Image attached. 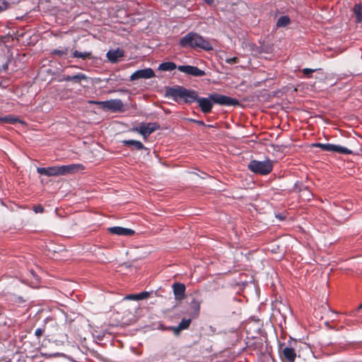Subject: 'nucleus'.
<instances>
[{
	"mask_svg": "<svg viewBox=\"0 0 362 362\" xmlns=\"http://www.w3.org/2000/svg\"><path fill=\"white\" fill-rule=\"evenodd\" d=\"M124 52L123 49L117 48V49H110L107 52V58L112 63H116L119 58L123 57Z\"/></svg>",
	"mask_w": 362,
	"mask_h": 362,
	"instance_id": "ddd939ff",
	"label": "nucleus"
},
{
	"mask_svg": "<svg viewBox=\"0 0 362 362\" xmlns=\"http://www.w3.org/2000/svg\"><path fill=\"white\" fill-rule=\"evenodd\" d=\"M362 308V303L359 305L358 309Z\"/></svg>",
	"mask_w": 362,
	"mask_h": 362,
	"instance_id": "79ce46f5",
	"label": "nucleus"
},
{
	"mask_svg": "<svg viewBox=\"0 0 362 362\" xmlns=\"http://www.w3.org/2000/svg\"><path fill=\"white\" fill-rule=\"evenodd\" d=\"M122 142L124 146L129 147L132 146L136 150L146 149L143 143L141 142L140 141L129 139L124 140Z\"/></svg>",
	"mask_w": 362,
	"mask_h": 362,
	"instance_id": "dca6fc26",
	"label": "nucleus"
},
{
	"mask_svg": "<svg viewBox=\"0 0 362 362\" xmlns=\"http://www.w3.org/2000/svg\"><path fill=\"white\" fill-rule=\"evenodd\" d=\"M231 334H232L233 339H234L235 341H238V333L236 332H232Z\"/></svg>",
	"mask_w": 362,
	"mask_h": 362,
	"instance_id": "72a5a7b5",
	"label": "nucleus"
},
{
	"mask_svg": "<svg viewBox=\"0 0 362 362\" xmlns=\"http://www.w3.org/2000/svg\"><path fill=\"white\" fill-rule=\"evenodd\" d=\"M71 52H72V57L74 58H81L83 59H87L92 58V52H78V50L74 51L73 49H71Z\"/></svg>",
	"mask_w": 362,
	"mask_h": 362,
	"instance_id": "a211bd4d",
	"label": "nucleus"
},
{
	"mask_svg": "<svg viewBox=\"0 0 362 362\" xmlns=\"http://www.w3.org/2000/svg\"><path fill=\"white\" fill-rule=\"evenodd\" d=\"M177 69L182 73L194 76H200L204 75V71L193 66L180 65L177 67Z\"/></svg>",
	"mask_w": 362,
	"mask_h": 362,
	"instance_id": "f8f14e48",
	"label": "nucleus"
},
{
	"mask_svg": "<svg viewBox=\"0 0 362 362\" xmlns=\"http://www.w3.org/2000/svg\"><path fill=\"white\" fill-rule=\"evenodd\" d=\"M155 76L153 70L151 68L139 69L134 71L130 76L131 81H136L140 78H151Z\"/></svg>",
	"mask_w": 362,
	"mask_h": 362,
	"instance_id": "9d476101",
	"label": "nucleus"
},
{
	"mask_svg": "<svg viewBox=\"0 0 362 362\" xmlns=\"http://www.w3.org/2000/svg\"><path fill=\"white\" fill-rule=\"evenodd\" d=\"M220 331V327L218 325H216L215 326L209 325L206 329H205V332L210 335L218 334Z\"/></svg>",
	"mask_w": 362,
	"mask_h": 362,
	"instance_id": "5701e85b",
	"label": "nucleus"
},
{
	"mask_svg": "<svg viewBox=\"0 0 362 362\" xmlns=\"http://www.w3.org/2000/svg\"><path fill=\"white\" fill-rule=\"evenodd\" d=\"M80 170H83V166L81 164H70L67 165H55L48 168H37V173L47 177L72 174Z\"/></svg>",
	"mask_w": 362,
	"mask_h": 362,
	"instance_id": "7ed1b4c3",
	"label": "nucleus"
},
{
	"mask_svg": "<svg viewBox=\"0 0 362 362\" xmlns=\"http://www.w3.org/2000/svg\"><path fill=\"white\" fill-rule=\"evenodd\" d=\"M149 296L150 292L143 291L139 293L127 295L124 298V300H141L148 298Z\"/></svg>",
	"mask_w": 362,
	"mask_h": 362,
	"instance_id": "2eb2a0df",
	"label": "nucleus"
},
{
	"mask_svg": "<svg viewBox=\"0 0 362 362\" xmlns=\"http://www.w3.org/2000/svg\"><path fill=\"white\" fill-rule=\"evenodd\" d=\"M169 329L173 331L175 335H178L180 332L182 330V329L180 328L179 326L170 327Z\"/></svg>",
	"mask_w": 362,
	"mask_h": 362,
	"instance_id": "c85d7f7f",
	"label": "nucleus"
},
{
	"mask_svg": "<svg viewBox=\"0 0 362 362\" xmlns=\"http://www.w3.org/2000/svg\"><path fill=\"white\" fill-rule=\"evenodd\" d=\"M86 78H87V77L85 74H83L82 73H78L76 75L71 76V81H73L74 83H80L81 80H85Z\"/></svg>",
	"mask_w": 362,
	"mask_h": 362,
	"instance_id": "b1692460",
	"label": "nucleus"
},
{
	"mask_svg": "<svg viewBox=\"0 0 362 362\" xmlns=\"http://www.w3.org/2000/svg\"><path fill=\"white\" fill-rule=\"evenodd\" d=\"M173 293L177 300H182L185 294V286L182 283H175L173 285Z\"/></svg>",
	"mask_w": 362,
	"mask_h": 362,
	"instance_id": "4468645a",
	"label": "nucleus"
},
{
	"mask_svg": "<svg viewBox=\"0 0 362 362\" xmlns=\"http://www.w3.org/2000/svg\"><path fill=\"white\" fill-rule=\"evenodd\" d=\"M165 95L179 104L197 101L201 111L204 112V98H199L197 92L194 90L187 89L181 86L168 87Z\"/></svg>",
	"mask_w": 362,
	"mask_h": 362,
	"instance_id": "f257e3e1",
	"label": "nucleus"
},
{
	"mask_svg": "<svg viewBox=\"0 0 362 362\" xmlns=\"http://www.w3.org/2000/svg\"><path fill=\"white\" fill-rule=\"evenodd\" d=\"M33 211L36 213V214H38V213H43L44 211H45V209L43 207L42 205L41 204H37V205H35L33 206Z\"/></svg>",
	"mask_w": 362,
	"mask_h": 362,
	"instance_id": "a878e982",
	"label": "nucleus"
},
{
	"mask_svg": "<svg viewBox=\"0 0 362 362\" xmlns=\"http://www.w3.org/2000/svg\"><path fill=\"white\" fill-rule=\"evenodd\" d=\"M213 1H214V0H205V3H207V4H212Z\"/></svg>",
	"mask_w": 362,
	"mask_h": 362,
	"instance_id": "58836bf2",
	"label": "nucleus"
},
{
	"mask_svg": "<svg viewBox=\"0 0 362 362\" xmlns=\"http://www.w3.org/2000/svg\"><path fill=\"white\" fill-rule=\"evenodd\" d=\"M45 332V329H42V328H37L35 329V335L37 337V338H40L42 337V335Z\"/></svg>",
	"mask_w": 362,
	"mask_h": 362,
	"instance_id": "c756f323",
	"label": "nucleus"
},
{
	"mask_svg": "<svg viewBox=\"0 0 362 362\" xmlns=\"http://www.w3.org/2000/svg\"><path fill=\"white\" fill-rule=\"evenodd\" d=\"M279 354L281 359L286 362H294L296 358L295 349L291 346H280Z\"/></svg>",
	"mask_w": 362,
	"mask_h": 362,
	"instance_id": "1a4fd4ad",
	"label": "nucleus"
},
{
	"mask_svg": "<svg viewBox=\"0 0 362 362\" xmlns=\"http://www.w3.org/2000/svg\"><path fill=\"white\" fill-rule=\"evenodd\" d=\"M213 48L210 45V44L205 41V51H209V50H212Z\"/></svg>",
	"mask_w": 362,
	"mask_h": 362,
	"instance_id": "473e14b6",
	"label": "nucleus"
},
{
	"mask_svg": "<svg viewBox=\"0 0 362 362\" xmlns=\"http://www.w3.org/2000/svg\"><path fill=\"white\" fill-rule=\"evenodd\" d=\"M302 71L305 76L310 77V75L315 71V69L305 68L302 70Z\"/></svg>",
	"mask_w": 362,
	"mask_h": 362,
	"instance_id": "bb28decb",
	"label": "nucleus"
},
{
	"mask_svg": "<svg viewBox=\"0 0 362 362\" xmlns=\"http://www.w3.org/2000/svg\"><path fill=\"white\" fill-rule=\"evenodd\" d=\"M307 192H308V195H307L306 197H307L308 199H310V198L313 195H312V194H311L310 192L307 191Z\"/></svg>",
	"mask_w": 362,
	"mask_h": 362,
	"instance_id": "c9c22d12",
	"label": "nucleus"
},
{
	"mask_svg": "<svg viewBox=\"0 0 362 362\" xmlns=\"http://www.w3.org/2000/svg\"><path fill=\"white\" fill-rule=\"evenodd\" d=\"M204 127H205V129L206 127H209V128H214V127H215V126H214V125H206V124H204Z\"/></svg>",
	"mask_w": 362,
	"mask_h": 362,
	"instance_id": "4c0bfd02",
	"label": "nucleus"
},
{
	"mask_svg": "<svg viewBox=\"0 0 362 362\" xmlns=\"http://www.w3.org/2000/svg\"><path fill=\"white\" fill-rule=\"evenodd\" d=\"M13 301L17 303H25L26 301V300L24 299L23 297L18 296V297H15V299L13 300Z\"/></svg>",
	"mask_w": 362,
	"mask_h": 362,
	"instance_id": "7c9ffc66",
	"label": "nucleus"
},
{
	"mask_svg": "<svg viewBox=\"0 0 362 362\" xmlns=\"http://www.w3.org/2000/svg\"><path fill=\"white\" fill-rule=\"evenodd\" d=\"M238 61L239 59L238 57H232L226 60V62L230 64H236L238 62Z\"/></svg>",
	"mask_w": 362,
	"mask_h": 362,
	"instance_id": "2f4dec72",
	"label": "nucleus"
},
{
	"mask_svg": "<svg viewBox=\"0 0 362 362\" xmlns=\"http://www.w3.org/2000/svg\"><path fill=\"white\" fill-rule=\"evenodd\" d=\"M9 6V4L4 0L1 2V4H0V13L3 12L4 11H6Z\"/></svg>",
	"mask_w": 362,
	"mask_h": 362,
	"instance_id": "cd10ccee",
	"label": "nucleus"
},
{
	"mask_svg": "<svg viewBox=\"0 0 362 362\" xmlns=\"http://www.w3.org/2000/svg\"><path fill=\"white\" fill-rule=\"evenodd\" d=\"M247 167L254 173L266 175L272 171L273 162L269 159L263 161L252 160L249 163Z\"/></svg>",
	"mask_w": 362,
	"mask_h": 362,
	"instance_id": "20e7f679",
	"label": "nucleus"
},
{
	"mask_svg": "<svg viewBox=\"0 0 362 362\" xmlns=\"http://www.w3.org/2000/svg\"><path fill=\"white\" fill-rule=\"evenodd\" d=\"M69 52V48L68 47H62L54 49L52 50L51 54L52 56H57L59 57H65Z\"/></svg>",
	"mask_w": 362,
	"mask_h": 362,
	"instance_id": "f3484780",
	"label": "nucleus"
},
{
	"mask_svg": "<svg viewBox=\"0 0 362 362\" xmlns=\"http://www.w3.org/2000/svg\"><path fill=\"white\" fill-rule=\"evenodd\" d=\"M160 125L157 123L141 124L139 127H135L133 131L139 132L146 139L153 132L159 129Z\"/></svg>",
	"mask_w": 362,
	"mask_h": 362,
	"instance_id": "6e6552de",
	"label": "nucleus"
},
{
	"mask_svg": "<svg viewBox=\"0 0 362 362\" xmlns=\"http://www.w3.org/2000/svg\"><path fill=\"white\" fill-rule=\"evenodd\" d=\"M21 123L22 122L20 119L18 117L11 116V115H7L5 117H3L2 123L6 124H16V123Z\"/></svg>",
	"mask_w": 362,
	"mask_h": 362,
	"instance_id": "4be33fe9",
	"label": "nucleus"
},
{
	"mask_svg": "<svg viewBox=\"0 0 362 362\" xmlns=\"http://www.w3.org/2000/svg\"><path fill=\"white\" fill-rule=\"evenodd\" d=\"M353 10L356 16V21L358 23H362V3L356 4Z\"/></svg>",
	"mask_w": 362,
	"mask_h": 362,
	"instance_id": "aec40b11",
	"label": "nucleus"
},
{
	"mask_svg": "<svg viewBox=\"0 0 362 362\" xmlns=\"http://www.w3.org/2000/svg\"><path fill=\"white\" fill-rule=\"evenodd\" d=\"M190 323L191 319H182L178 326L180 327V329L183 330L187 329Z\"/></svg>",
	"mask_w": 362,
	"mask_h": 362,
	"instance_id": "393cba45",
	"label": "nucleus"
},
{
	"mask_svg": "<svg viewBox=\"0 0 362 362\" xmlns=\"http://www.w3.org/2000/svg\"><path fill=\"white\" fill-rule=\"evenodd\" d=\"M91 104L98 105L104 110H110L112 112H121L123 108V103L120 99H112L105 101H89Z\"/></svg>",
	"mask_w": 362,
	"mask_h": 362,
	"instance_id": "423d86ee",
	"label": "nucleus"
},
{
	"mask_svg": "<svg viewBox=\"0 0 362 362\" xmlns=\"http://www.w3.org/2000/svg\"><path fill=\"white\" fill-rule=\"evenodd\" d=\"M194 305H195V307H196L198 310L199 309V305H196V304H195Z\"/></svg>",
	"mask_w": 362,
	"mask_h": 362,
	"instance_id": "ea45409f",
	"label": "nucleus"
},
{
	"mask_svg": "<svg viewBox=\"0 0 362 362\" xmlns=\"http://www.w3.org/2000/svg\"><path fill=\"white\" fill-rule=\"evenodd\" d=\"M180 45L182 47H199L204 49V39L197 33H189L180 40Z\"/></svg>",
	"mask_w": 362,
	"mask_h": 362,
	"instance_id": "39448f33",
	"label": "nucleus"
},
{
	"mask_svg": "<svg viewBox=\"0 0 362 362\" xmlns=\"http://www.w3.org/2000/svg\"><path fill=\"white\" fill-rule=\"evenodd\" d=\"M313 147L320 148L325 151L337 152L341 154H351L352 151L347 148L332 144L315 143L312 145Z\"/></svg>",
	"mask_w": 362,
	"mask_h": 362,
	"instance_id": "0eeeda50",
	"label": "nucleus"
},
{
	"mask_svg": "<svg viewBox=\"0 0 362 362\" xmlns=\"http://www.w3.org/2000/svg\"><path fill=\"white\" fill-rule=\"evenodd\" d=\"M3 69L4 71L7 70L8 69V64H5L4 66H3Z\"/></svg>",
	"mask_w": 362,
	"mask_h": 362,
	"instance_id": "e433bc0d",
	"label": "nucleus"
},
{
	"mask_svg": "<svg viewBox=\"0 0 362 362\" xmlns=\"http://www.w3.org/2000/svg\"><path fill=\"white\" fill-rule=\"evenodd\" d=\"M62 81H71V76H64Z\"/></svg>",
	"mask_w": 362,
	"mask_h": 362,
	"instance_id": "f704fd0d",
	"label": "nucleus"
},
{
	"mask_svg": "<svg viewBox=\"0 0 362 362\" xmlns=\"http://www.w3.org/2000/svg\"><path fill=\"white\" fill-rule=\"evenodd\" d=\"M214 105L224 107H237L240 106V103L236 98L214 92L209 94L207 98H205V114L211 111Z\"/></svg>",
	"mask_w": 362,
	"mask_h": 362,
	"instance_id": "f03ea898",
	"label": "nucleus"
},
{
	"mask_svg": "<svg viewBox=\"0 0 362 362\" xmlns=\"http://www.w3.org/2000/svg\"><path fill=\"white\" fill-rule=\"evenodd\" d=\"M107 231L110 234L122 236H132L135 234V231L134 230L121 226L110 227L107 228Z\"/></svg>",
	"mask_w": 362,
	"mask_h": 362,
	"instance_id": "9b49d317",
	"label": "nucleus"
},
{
	"mask_svg": "<svg viewBox=\"0 0 362 362\" xmlns=\"http://www.w3.org/2000/svg\"><path fill=\"white\" fill-rule=\"evenodd\" d=\"M176 67V64L174 62H167L161 63L158 66V69L163 71H170L175 69Z\"/></svg>",
	"mask_w": 362,
	"mask_h": 362,
	"instance_id": "6ab92c4d",
	"label": "nucleus"
},
{
	"mask_svg": "<svg viewBox=\"0 0 362 362\" xmlns=\"http://www.w3.org/2000/svg\"><path fill=\"white\" fill-rule=\"evenodd\" d=\"M3 117H0V122H2Z\"/></svg>",
	"mask_w": 362,
	"mask_h": 362,
	"instance_id": "a19ab883",
	"label": "nucleus"
},
{
	"mask_svg": "<svg viewBox=\"0 0 362 362\" xmlns=\"http://www.w3.org/2000/svg\"><path fill=\"white\" fill-rule=\"evenodd\" d=\"M290 23L291 20L288 16H282L278 19L276 26L278 28L286 27L289 25Z\"/></svg>",
	"mask_w": 362,
	"mask_h": 362,
	"instance_id": "412c9836",
	"label": "nucleus"
}]
</instances>
